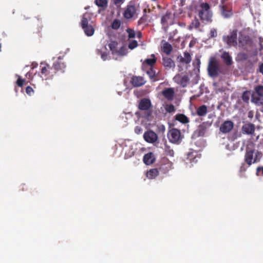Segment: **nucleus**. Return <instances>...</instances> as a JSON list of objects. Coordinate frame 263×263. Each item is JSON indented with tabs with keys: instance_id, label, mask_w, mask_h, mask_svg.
Instances as JSON below:
<instances>
[{
	"instance_id": "nucleus-1",
	"label": "nucleus",
	"mask_w": 263,
	"mask_h": 263,
	"mask_svg": "<svg viewBox=\"0 0 263 263\" xmlns=\"http://www.w3.org/2000/svg\"><path fill=\"white\" fill-rule=\"evenodd\" d=\"M108 47L111 52L113 58L115 60H120L127 53V49L125 46H119L117 42L111 41L108 44Z\"/></svg>"
},
{
	"instance_id": "nucleus-2",
	"label": "nucleus",
	"mask_w": 263,
	"mask_h": 263,
	"mask_svg": "<svg viewBox=\"0 0 263 263\" xmlns=\"http://www.w3.org/2000/svg\"><path fill=\"white\" fill-rule=\"evenodd\" d=\"M237 45L245 50H250L252 48V41L246 32L241 31L239 33Z\"/></svg>"
},
{
	"instance_id": "nucleus-3",
	"label": "nucleus",
	"mask_w": 263,
	"mask_h": 263,
	"mask_svg": "<svg viewBox=\"0 0 263 263\" xmlns=\"http://www.w3.org/2000/svg\"><path fill=\"white\" fill-rule=\"evenodd\" d=\"M251 102L257 106L263 105V86L257 85L252 92Z\"/></svg>"
},
{
	"instance_id": "nucleus-4",
	"label": "nucleus",
	"mask_w": 263,
	"mask_h": 263,
	"mask_svg": "<svg viewBox=\"0 0 263 263\" xmlns=\"http://www.w3.org/2000/svg\"><path fill=\"white\" fill-rule=\"evenodd\" d=\"M208 71L209 75L213 78L217 77L221 72L219 62L216 58L211 57L209 59Z\"/></svg>"
},
{
	"instance_id": "nucleus-5",
	"label": "nucleus",
	"mask_w": 263,
	"mask_h": 263,
	"mask_svg": "<svg viewBox=\"0 0 263 263\" xmlns=\"http://www.w3.org/2000/svg\"><path fill=\"white\" fill-rule=\"evenodd\" d=\"M41 67V74H37L40 82L41 81L47 80L51 79L53 78V73L50 71L52 69L50 66L44 62H41L40 64Z\"/></svg>"
},
{
	"instance_id": "nucleus-6",
	"label": "nucleus",
	"mask_w": 263,
	"mask_h": 263,
	"mask_svg": "<svg viewBox=\"0 0 263 263\" xmlns=\"http://www.w3.org/2000/svg\"><path fill=\"white\" fill-rule=\"evenodd\" d=\"M261 156V154L257 151L247 148L245 154V160L246 163L250 166L257 162Z\"/></svg>"
},
{
	"instance_id": "nucleus-7",
	"label": "nucleus",
	"mask_w": 263,
	"mask_h": 263,
	"mask_svg": "<svg viewBox=\"0 0 263 263\" xmlns=\"http://www.w3.org/2000/svg\"><path fill=\"white\" fill-rule=\"evenodd\" d=\"M199 10V16L203 21H210L212 16V13L210 11V6L207 3H202Z\"/></svg>"
},
{
	"instance_id": "nucleus-8",
	"label": "nucleus",
	"mask_w": 263,
	"mask_h": 263,
	"mask_svg": "<svg viewBox=\"0 0 263 263\" xmlns=\"http://www.w3.org/2000/svg\"><path fill=\"white\" fill-rule=\"evenodd\" d=\"M237 31L236 30L230 31L229 34L223 35L222 39L223 42L229 46H236L237 45Z\"/></svg>"
},
{
	"instance_id": "nucleus-9",
	"label": "nucleus",
	"mask_w": 263,
	"mask_h": 263,
	"mask_svg": "<svg viewBox=\"0 0 263 263\" xmlns=\"http://www.w3.org/2000/svg\"><path fill=\"white\" fill-rule=\"evenodd\" d=\"M167 137L171 143L175 144L179 143L182 139L180 130L176 128L170 130L167 134Z\"/></svg>"
},
{
	"instance_id": "nucleus-10",
	"label": "nucleus",
	"mask_w": 263,
	"mask_h": 263,
	"mask_svg": "<svg viewBox=\"0 0 263 263\" xmlns=\"http://www.w3.org/2000/svg\"><path fill=\"white\" fill-rule=\"evenodd\" d=\"M199 158L200 156L196 151H192L188 152L186 155V159L185 160L186 167H191L198 161Z\"/></svg>"
},
{
	"instance_id": "nucleus-11",
	"label": "nucleus",
	"mask_w": 263,
	"mask_h": 263,
	"mask_svg": "<svg viewBox=\"0 0 263 263\" xmlns=\"http://www.w3.org/2000/svg\"><path fill=\"white\" fill-rule=\"evenodd\" d=\"M138 7L135 5L130 4L127 6L124 11V16L126 18L137 17L138 15Z\"/></svg>"
},
{
	"instance_id": "nucleus-12",
	"label": "nucleus",
	"mask_w": 263,
	"mask_h": 263,
	"mask_svg": "<svg viewBox=\"0 0 263 263\" xmlns=\"http://www.w3.org/2000/svg\"><path fill=\"white\" fill-rule=\"evenodd\" d=\"M173 163L167 159H163L159 167V172L163 174H167L173 169Z\"/></svg>"
},
{
	"instance_id": "nucleus-13",
	"label": "nucleus",
	"mask_w": 263,
	"mask_h": 263,
	"mask_svg": "<svg viewBox=\"0 0 263 263\" xmlns=\"http://www.w3.org/2000/svg\"><path fill=\"white\" fill-rule=\"evenodd\" d=\"M174 82L183 87H186L188 84L190 79L187 75L182 74H176L173 78Z\"/></svg>"
},
{
	"instance_id": "nucleus-14",
	"label": "nucleus",
	"mask_w": 263,
	"mask_h": 263,
	"mask_svg": "<svg viewBox=\"0 0 263 263\" xmlns=\"http://www.w3.org/2000/svg\"><path fill=\"white\" fill-rule=\"evenodd\" d=\"M219 8L221 14L224 18H228L232 16V9L227 4L220 5Z\"/></svg>"
},
{
	"instance_id": "nucleus-15",
	"label": "nucleus",
	"mask_w": 263,
	"mask_h": 263,
	"mask_svg": "<svg viewBox=\"0 0 263 263\" xmlns=\"http://www.w3.org/2000/svg\"><path fill=\"white\" fill-rule=\"evenodd\" d=\"M143 138L147 142L151 143L155 142L158 139L157 135L151 130L145 132Z\"/></svg>"
},
{
	"instance_id": "nucleus-16",
	"label": "nucleus",
	"mask_w": 263,
	"mask_h": 263,
	"mask_svg": "<svg viewBox=\"0 0 263 263\" xmlns=\"http://www.w3.org/2000/svg\"><path fill=\"white\" fill-rule=\"evenodd\" d=\"M191 60V56L187 52H184L183 55L180 54L178 55L177 58V61L183 64H187L190 63Z\"/></svg>"
},
{
	"instance_id": "nucleus-17",
	"label": "nucleus",
	"mask_w": 263,
	"mask_h": 263,
	"mask_svg": "<svg viewBox=\"0 0 263 263\" xmlns=\"http://www.w3.org/2000/svg\"><path fill=\"white\" fill-rule=\"evenodd\" d=\"M151 105V100L147 98H144L140 101L138 106L140 110H148Z\"/></svg>"
},
{
	"instance_id": "nucleus-18",
	"label": "nucleus",
	"mask_w": 263,
	"mask_h": 263,
	"mask_svg": "<svg viewBox=\"0 0 263 263\" xmlns=\"http://www.w3.org/2000/svg\"><path fill=\"white\" fill-rule=\"evenodd\" d=\"M242 133L247 135H253L255 132V126L252 123H247L242 127Z\"/></svg>"
},
{
	"instance_id": "nucleus-19",
	"label": "nucleus",
	"mask_w": 263,
	"mask_h": 263,
	"mask_svg": "<svg viewBox=\"0 0 263 263\" xmlns=\"http://www.w3.org/2000/svg\"><path fill=\"white\" fill-rule=\"evenodd\" d=\"M234 124L231 121H225L220 126V130L223 133L230 132L233 128Z\"/></svg>"
},
{
	"instance_id": "nucleus-20",
	"label": "nucleus",
	"mask_w": 263,
	"mask_h": 263,
	"mask_svg": "<svg viewBox=\"0 0 263 263\" xmlns=\"http://www.w3.org/2000/svg\"><path fill=\"white\" fill-rule=\"evenodd\" d=\"M130 83L134 87H139L145 83V81L141 77L134 76L132 78Z\"/></svg>"
},
{
	"instance_id": "nucleus-21",
	"label": "nucleus",
	"mask_w": 263,
	"mask_h": 263,
	"mask_svg": "<svg viewBox=\"0 0 263 263\" xmlns=\"http://www.w3.org/2000/svg\"><path fill=\"white\" fill-rule=\"evenodd\" d=\"M107 50V49L106 46H102L100 49H97V54L101 56L102 60L103 61H106L109 59V54Z\"/></svg>"
},
{
	"instance_id": "nucleus-22",
	"label": "nucleus",
	"mask_w": 263,
	"mask_h": 263,
	"mask_svg": "<svg viewBox=\"0 0 263 263\" xmlns=\"http://www.w3.org/2000/svg\"><path fill=\"white\" fill-rule=\"evenodd\" d=\"M136 144L134 143H132L129 145L128 148H126L125 149V158L126 159H128L132 157L136 151Z\"/></svg>"
},
{
	"instance_id": "nucleus-23",
	"label": "nucleus",
	"mask_w": 263,
	"mask_h": 263,
	"mask_svg": "<svg viewBox=\"0 0 263 263\" xmlns=\"http://www.w3.org/2000/svg\"><path fill=\"white\" fill-rule=\"evenodd\" d=\"M62 58L59 57L58 59L53 63V66L57 70H62L66 67V65L62 61Z\"/></svg>"
},
{
	"instance_id": "nucleus-24",
	"label": "nucleus",
	"mask_w": 263,
	"mask_h": 263,
	"mask_svg": "<svg viewBox=\"0 0 263 263\" xmlns=\"http://www.w3.org/2000/svg\"><path fill=\"white\" fill-rule=\"evenodd\" d=\"M155 161V157L153 153H148L143 157V162L146 165L153 164Z\"/></svg>"
},
{
	"instance_id": "nucleus-25",
	"label": "nucleus",
	"mask_w": 263,
	"mask_h": 263,
	"mask_svg": "<svg viewBox=\"0 0 263 263\" xmlns=\"http://www.w3.org/2000/svg\"><path fill=\"white\" fill-rule=\"evenodd\" d=\"M91 14L89 13H85L83 14L81 21V27L91 24Z\"/></svg>"
},
{
	"instance_id": "nucleus-26",
	"label": "nucleus",
	"mask_w": 263,
	"mask_h": 263,
	"mask_svg": "<svg viewBox=\"0 0 263 263\" xmlns=\"http://www.w3.org/2000/svg\"><path fill=\"white\" fill-rule=\"evenodd\" d=\"M95 4L99 8V11L105 10L108 6L107 0H95Z\"/></svg>"
},
{
	"instance_id": "nucleus-27",
	"label": "nucleus",
	"mask_w": 263,
	"mask_h": 263,
	"mask_svg": "<svg viewBox=\"0 0 263 263\" xmlns=\"http://www.w3.org/2000/svg\"><path fill=\"white\" fill-rule=\"evenodd\" d=\"M221 58L227 65H231L233 63L232 58L228 52L223 51Z\"/></svg>"
},
{
	"instance_id": "nucleus-28",
	"label": "nucleus",
	"mask_w": 263,
	"mask_h": 263,
	"mask_svg": "<svg viewBox=\"0 0 263 263\" xmlns=\"http://www.w3.org/2000/svg\"><path fill=\"white\" fill-rule=\"evenodd\" d=\"M162 95L168 100H173L174 95V91L173 88H168L162 91Z\"/></svg>"
},
{
	"instance_id": "nucleus-29",
	"label": "nucleus",
	"mask_w": 263,
	"mask_h": 263,
	"mask_svg": "<svg viewBox=\"0 0 263 263\" xmlns=\"http://www.w3.org/2000/svg\"><path fill=\"white\" fill-rule=\"evenodd\" d=\"M82 28L87 36H91L94 34L95 29L91 24L82 27Z\"/></svg>"
},
{
	"instance_id": "nucleus-30",
	"label": "nucleus",
	"mask_w": 263,
	"mask_h": 263,
	"mask_svg": "<svg viewBox=\"0 0 263 263\" xmlns=\"http://www.w3.org/2000/svg\"><path fill=\"white\" fill-rule=\"evenodd\" d=\"M163 64L165 67L174 68L175 64L174 62L170 58L163 57Z\"/></svg>"
},
{
	"instance_id": "nucleus-31",
	"label": "nucleus",
	"mask_w": 263,
	"mask_h": 263,
	"mask_svg": "<svg viewBox=\"0 0 263 263\" xmlns=\"http://www.w3.org/2000/svg\"><path fill=\"white\" fill-rule=\"evenodd\" d=\"M196 112L199 116H205L208 112V107L205 105H202L196 109Z\"/></svg>"
},
{
	"instance_id": "nucleus-32",
	"label": "nucleus",
	"mask_w": 263,
	"mask_h": 263,
	"mask_svg": "<svg viewBox=\"0 0 263 263\" xmlns=\"http://www.w3.org/2000/svg\"><path fill=\"white\" fill-rule=\"evenodd\" d=\"M159 174V171L156 168L151 169L147 171L146 174L147 177L149 179L155 178Z\"/></svg>"
},
{
	"instance_id": "nucleus-33",
	"label": "nucleus",
	"mask_w": 263,
	"mask_h": 263,
	"mask_svg": "<svg viewBox=\"0 0 263 263\" xmlns=\"http://www.w3.org/2000/svg\"><path fill=\"white\" fill-rule=\"evenodd\" d=\"M175 119L183 124H186L189 122L188 118L183 114H178L176 115Z\"/></svg>"
},
{
	"instance_id": "nucleus-34",
	"label": "nucleus",
	"mask_w": 263,
	"mask_h": 263,
	"mask_svg": "<svg viewBox=\"0 0 263 263\" xmlns=\"http://www.w3.org/2000/svg\"><path fill=\"white\" fill-rule=\"evenodd\" d=\"M170 14L167 12L161 18V24L163 26V27H164V28L167 27V26L168 24V21L170 20Z\"/></svg>"
},
{
	"instance_id": "nucleus-35",
	"label": "nucleus",
	"mask_w": 263,
	"mask_h": 263,
	"mask_svg": "<svg viewBox=\"0 0 263 263\" xmlns=\"http://www.w3.org/2000/svg\"><path fill=\"white\" fill-rule=\"evenodd\" d=\"M26 77L29 79H30L32 82H34L35 83L40 82L39 79H38L39 78L37 77V74L36 73H35L33 76H32L31 73L27 72L26 74Z\"/></svg>"
},
{
	"instance_id": "nucleus-36",
	"label": "nucleus",
	"mask_w": 263,
	"mask_h": 263,
	"mask_svg": "<svg viewBox=\"0 0 263 263\" xmlns=\"http://www.w3.org/2000/svg\"><path fill=\"white\" fill-rule=\"evenodd\" d=\"M172 46L167 42H165L163 46V51L166 54H169L172 51Z\"/></svg>"
},
{
	"instance_id": "nucleus-37",
	"label": "nucleus",
	"mask_w": 263,
	"mask_h": 263,
	"mask_svg": "<svg viewBox=\"0 0 263 263\" xmlns=\"http://www.w3.org/2000/svg\"><path fill=\"white\" fill-rule=\"evenodd\" d=\"M156 58L154 54H152L150 58L145 60V62L148 65L152 66L156 62Z\"/></svg>"
},
{
	"instance_id": "nucleus-38",
	"label": "nucleus",
	"mask_w": 263,
	"mask_h": 263,
	"mask_svg": "<svg viewBox=\"0 0 263 263\" xmlns=\"http://www.w3.org/2000/svg\"><path fill=\"white\" fill-rule=\"evenodd\" d=\"M200 23L199 21L197 18H195L194 20L192 21V23L189 26V28L190 29L195 28L197 29L199 27Z\"/></svg>"
},
{
	"instance_id": "nucleus-39",
	"label": "nucleus",
	"mask_w": 263,
	"mask_h": 263,
	"mask_svg": "<svg viewBox=\"0 0 263 263\" xmlns=\"http://www.w3.org/2000/svg\"><path fill=\"white\" fill-rule=\"evenodd\" d=\"M250 92L249 91H245L242 96V99L245 102H248L250 100Z\"/></svg>"
},
{
	"instance_id": "nucleus-40",
	"label": "nucleus",
	"mask_w": 263,
	"mask_h": 263,
	"mask_svg": "<svg viewBox=\"0 0 263 263\" xmlns=\"http://www.w3.org/2000/svg\"><path fill=\"white\" fill-rule=\"evenodd\" d=\"M121 25L120 21L118 20H115L111 24V27L114 29H118L120 28Z\"/></svg>"
},
{
	"instance_id": "nucleus-41",
	"label": "nucleus",
	"mask_w": 263,
	"mask_h": 263,
	"mask_svg": "<svg viewBox=\"0 0 263 263\" xmlns=\"http://www.w3.org/2000/svg\"><path fill=\"white\" fill-rule=\"evenodd\" d=\"M126 31L128 34V36L129 39H133L136 36V33L135 31L130 28H127L126 30Z\"/></svg>"
},
{
	"instance_id": "nucleus-42",
	"label": "nucleus",
	"mask_w": 263,
	"mask_h": 263,
	"mask_svg": "<svg viewBox=\"0 0 263 263\" xmlns=\"http://www.w3.org/2000/svg\"><path fill=\"white\" fill-rule=\"evenodd\" d=\"M165 110L168 112H173L175 111V107L172 104H167L165 106Z\"/></svg>"
},
{
	"instance_id": "nucleus-43",
	"label": "nucleus",
	"mask_w": 263,
	"mask_h": 263,
	"mask_svg": "<svg viewBox=\"0 0 263 263\" xmlns=\"http://www.w3.org/2000/svg\"><path fill=\"white\" fill-rule=\"evenodd\" d=\"M138 46V43L136 41H132L128 44V48L130 49H133Z\"/></svg>"
},
{
	"instance_id": "nucleus-44",
	"label": "nucleus",
	"mask_w": 263,
	"mask_h": 263,
	"mask_svg": "<svg viewBox=\"0 0 263 263\" xmlns=\"http://www.w3.org/2000/svg\"><path fill=\"white\" fill-rule=\"evenodd\" d=\"M146 73L151 79L154 78L156 74V72L152 68L147 70Z\"/></svg>"
},
{
	"instance_id": "nucleus-45",
	"label": "nucleus",
	"mask_w": 263,
	"mask_h": 263,
	"mask_svg": "<svg viewBox=\"0 0 263 263\" xmlns=\"http://www.w3.org/2000/svg\"><path fill=\"white\" fill-rule=\"evenodd\" d=\"M113 3L117 8L120 7L122 4H123L125 0H112Z\"/></svg>"
},
{
	"instance_id": "nucleus-46",
	"label": "nucleus",
	"mask_w": 263,
	"mask_h": 263,
	"mask_svg": "<svg viewBox=\"0 0 263 263\" xmlns=\"http://www.w3.org/2000/svg\"><path fill=\"white\" fill-rule=\"evenodd\" d=\"M165 153L167 155H168L171 157H173L174 155V151L171 149L170 147H167L165 149Z\"/></svg>"
},
{
	"instance_id": "nucleus-47",
	"label": "nucleus",
	"mask_w": 263,
	"mask_h": 263,
	"mask_svg": "<svg viewBox=\"0 0 263 263\" xmlns=\"http://www.w3.org/2000/svg\"><path fill=\"white\" fill-rule=\"evenodd\" d=\"M18 78L16 81L17 85L20 87H22L24 85L25 80L21 79L20 76H18Z\"/></svg>"
},
{
	"instance_id": "nucleus-48",
	"label": "nucleus",
	"mask_w": 263,
	"mask_h": 263,
	"mask_svg": "<svg viewBox=\"0 0 263 263\" xmlns=\"http://www.w3.org/2000/svg\"><path fill=\"white\" fill-rule=\"evenodd\" d=\"M143 129L141 126H137L135 128V132L137 134H140L142 133Z\"/></svg>"
},
{
	"instance_id": "nucleus-49",
	"label": "nucleus",
	"mask_w": 263,
	"mask_h": 263,
	"mask_svg": "<svg viewBox=\"0 0 263 263\" xmlns=\"http://www.w3.org/2000/svg\"><path fill=\"white\" fill-rule=\"evenodd\" d=\"M33 89L30 86L26 87V92L28 95L31 96L33 94Z\"/></svg>"
},
{
	"instance_id": "nucleus-50",
	"label": "nucleus",
	"mask_w": 263,
	"mask_h": 263,
	"mask_svg": "<svg viewBox=\"0 0 263 263\" xmlns=\"http://www.w3.org/2000/svg\"><path fill=\"white\" fill-rule=\"evenodd\" d=\"M210 37H214L217 36V31L215 29H212L210 31Z\"/></svg>"
},
{
	"instance_id": "nucleus-51",
	"label": "nucleus",
	"mask_w": 263,
	"mask_h": 263,
	"mask_svg": "<svg viewBox=\"0 0 263 263\" xmlns=\"http://www.w3.org/2000/svg\"><path fill=\"white\" fill-rule=\"evenodd\" d=\"M260 174L263 175V166L262 167H258L256 169V175L259 176Z\"/></svg>"
},
{
	"instance_id": "nucleus-52",
	"label": "nucleus",
	"mask_w": 263,
	"mask_h": 263,
	"mask_svg": "<svg viewBox=\"0 0 263 263\" xmlns=\"http://www.w3.org/2000/svg\"><path fill=\"white\" fill-rule=\"evenodd\" d=\"M204 134V129L202 127H200V128L198 130V135L200 136H202Z\"/></svg>"
},
{
	"instance_id": "nucleus-53",
	"label": "nucleus",
	"mask_w": 263,
	"mask_h": 263,
	"mask_svg": "<svg viewBox=\"0 0 263 263\" xmlns=\"http://www.w3.org/2000/svg\"><path fill=\"white\" fill-rule=\"evenodd\" d=\"M253 116H254V114H253V112L252 111H250L248 112V117L249 118L252 119L253 117Z\"/></svg>"
},
{
	"instance_id": "nucleus-54",
	"label": "nucleus",
	"mask_w": 263,
	"mask_h": 263,
	"mask_svg": "<svg viewBox=\"0 0 263 263\" xmlns=\"http://www.w3.org/2000/svg\"><path fill=\"white\" fill-rule=\"evenodd\" d=\"M226 148L228 149L229 151H232L234 149V148H232L231 146H230V144H228L227 145H226Z\"/></svg>"
},
{
	"instance_id": "nucleus-55",
	"label": "nucleus",
	"mask_w": 263,
	"mask_h": 263,
	"mask_svg": "<svg viewBox=\"0 0 263 263\" xmlns=\"http://www.w3.org/2000/svg\"><path fill=\"white\" fill-rule=\"evenodd\" d=\"M259 71L263 74V63L259 66Z\"/></svg>"
},
{
	"instance_id": "nucleus-56",
	"label": "nucleus",
	"mask_w": 263,
	"mask_h": 263,
	"mask_svg": "<svg viewBox=\"0 0 263 263\" xmlns=\"http://www.w3.org/2000/svg\"><path fill=\"white\" fill-rule=\"evenodd\" d=\"M245 164H242L241 166V167H240V171H245L246 170V168H245Z\"/></svg>"
},
{
	"instance_id": "nucleus-57",
	"label": "nucleus",
	"mask_w": 263,
	"mask_h": 263,
	"mask_svg": "<svg viewBox=\"0 0 263 263\" xmlns=\"http://www.w3.org/2000/svg\"><path fill=\"white\" fill-rule=\"evenodd\" d=\"M137 35L138 38H140L142 36V34L140 32H138L137 34Z\"/></svg>"
},
{
	"instance_id": "nucleus-58",
	"label": "nucleus",
	"mask_w": 263,
	"mask_h": 263,
	"mask_svg": "<svg viewBox=\"0 0 263 263\" xmlns=\"http://www.w3.org/2000/svg\"><path fill=\"white\" fill-rule=\"evenodd\" d=\"M212 3L214 4V5H216L217 4L218 0H212Z\"/></svg>"
},
{
	"instance_id": "nucleus-59",
	"label": "nucleus",
	"mask_w": 263,
	"mask_h": 263,
	"mask_svg": "<svg viewBox=\"0 0 263 263\" xmlns=\"http://www.w3.org/2000/svg\"><path fill=\"white\" fill-rule=\"evenodd\" d=\"M160 129H161V130L162 131H164L165 130V127H164V126H163V125L161 126Z\"/></svg>"
},
{
	"instance_id": "nucleus-60",
	"label": "nucleus",
	"mask_w": 263,
	"mask_h": 263,
	"mask_svg": "<svg viewBox=\"0 0 263 263\" xmlns=\"http://www.w3.org/2000/svg\"><path fill=\"white\" fill-rule=\"evenodd\" d=\"M226 0H221V4L220 5H222V4H224V1Z\"/></svg>"
},
{
	"instance_id": "nucleus-61",
	"label": "nucleus",
	"mask_w": 263,
	"mask_h": 263,
	"mask_svg": "<svg viewBox=\"0 0 263 263\" xmlns=\"http://www.w3.org/2000/svg\"><path fill=\"white\" fill-rule=\"evenodd\" d=\"M149 116H150V113H149V112H148V115H147V117H146V118H147V120H150V119H149Z\"/></svg>"
},
{
	"instance_id": "nucleus-62",
	"label": "nucleus",
	"mask_w": 263,
	"mask_h": 263,
	"mask_svg": "<svg viewBox=\"0 0 263 263\" xmlns=\"http://www.w3.org/2000/svg\"><path fill=\"white\" fill-rule=\"evenodd\" d=\"M213 85H214V86H216V83H214L213 84Z\"/></svg>"
}]
</instances>
